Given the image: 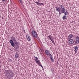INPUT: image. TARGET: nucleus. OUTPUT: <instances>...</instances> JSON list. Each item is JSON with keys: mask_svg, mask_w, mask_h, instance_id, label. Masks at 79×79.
<instances>
[{"mask_svg": "<svg viewBox=\"0 0 79 79\" xmlns=\"http://www.w3.org/2000/svg\"><path fill=\"white\" fill-rule=\"evenodd\" d=\"M35 2L36 4H37V5H40V3H39L38 2Z\"/></svg>", "mask_w": 79, "mask_h": 79, "instance_id": "23", "label": "nucleus"}, {"mask_svg": "<svg viewBox=\"0 0 79 79\" xmlns=\"http://www.w3.org/2000/svg\"><path fill=\"white\" fill-rule=\"evenodd\" d=\"M78 47L77 46H75L74 48V50H75V53H77V50H78Z\"/></svg>", "mask_w": 79, "mask_h": 79, "instance_id": "12", "label": "nucleus"}, {"mask_svg": "<svg viewBox=\"0 0 79 79\" xmlns=\"http://www.w3.org/2000/svg\"><path fill=\"white\" fill-rule=\"evenodd\" d=\"M65 11H66V10L64 8L62 9L61 10L60 9V15H61V14L63 13H64Z\"/></svg>", "mask_w": 79, "mask_h": 79, "instance_id": "9", "label": "nucleus"}, {"mask_svg": "<svg viewBox=\"0 0 79 79\" xmlns=\"http://www.w3.org/2000/svg\"><path fill=\"white\" fill-rule=\"evenodd\" d=\"M11 40H10L9 41V42L12 47H14L15 46V43H13L15 42L16 41V39L15 38V37L12 36L10 37Z\"/></svg>", "mask_w": 79, "mask_h": 79, "instance_id": "1", "label": "nucleus"}, {"mask_svg": "<svg viewBox=\"0 0 79 79\" xmlns=\"http://www.w3.org/2000/svg\"><path fill=\"white\" fill-rule=\"evenodd\" d=\"M26 38L28 41H29V42L30 41H31V37L29 35H26Z\"/></svg>", "mask_w": 79, "mask_h": 79, "instance_id": "7", "label": "nucleus"}, {"mask_svg": "<svg viewBox=\"0 0 79 79\" xmlns=\"http://www.w3.org/2000/svg\"><path fill=\"white\" fill-rule=\"evenodd\" d=\"M50 39L51 41H52H52H53L52 40V38Z\"/></svg>", "mask_w": 79, "mask_h": 79, "instance_id": "30", "label": "nucleus"}, {"mask_svg": "<svg viewBox=\"0 0 79 79\" xmlns=\"http://www.w3.org/2000/svg\"><path fill=\"white\" fill-rule=\"evenodd\" d=\"M38 2H40V0H39L38 1Z\"/></svg>", "mask_w": 79, "mask_h": 79, "instance_id": "31", "label": "nucleus"}, {"mask_svg": "<svg viewBox=\"0 0 79 79\" xmlns=\"http://www.w3.org/2000/svg\"><path fill=\"white\" fill-rule=\"evenodd\" d=\"M50 60H51L52 62H53V63L55 62V60H54V59H53V57H52V58H50Z\"/></svg>", "mask_w": 79, "mask_h": 79, "instance_id": "16", "label": "nucleus"}, {"mask_svg": "<svg viewBox=\"0 0 79 79\" xmlns=\"http://www.w3.org/2000/svg\"><path fill=\"white\" fill-rule=\"evenodd\" d=\"M6 69V68H5V69Z\"/></svg>", "mask_w": 79, "mask_h": 79, "instance_id": "35", "label": "nucleus"}, {"mask_svg": "<svg viewBox=\"0 0 79 79\" xmlns=\"http://www.w3.org/2000/svg\"><path fill=\"white\" fill-rule=\"evenodd\" d=\"M41 67L42 68V69H44V67H43V66H42V67Z\"/></svg>", "mask_w": 79, "mask_h": 79, "instance_id": "33", "label": "nucleus"}, {"mask_svg": "<svg viewBox=\"0 0 79 79\" xmlns=\"http://www.w3.org/2000/svg\"><path fill=\"white\" fill-rule=\"evenodd\" d=\"M44 5V3H40L39 5H40V6H41V5Z\"/></svg>", "mask_w": 79, "mask_h": 79, "instance_id": "24", "label": "nucleus"}, {"mask_svg": "<svg viewBox=\"0 0 79 79\" xmlns=\"http://www.w3.org/2000/svg\"><path fill=\"white\" fill-rule=\"evenodd\" d=\"M78 44H79V37L78 36H77L76 38L75 42L74 45H77Z\"/></svg>", "mask_w": 79, "mask_h": 79, "instance_id": "4", "label": "nucleus"}, {"mask_svg": "<svg viewBox=\"0 0 79 79\" xmlns=\"http://www.w3.org/2000/svg\"><path fill=\"white\" fill-rule=\"evenodd\" d=\"M66 15H64L62 17V19H63V20H64L66 19Z\"/></svg>", "mask_w": 79, "mask_h": 79, "instance_id": "17", "label": "nucleus"}, {"mask_svg": "<svg viewBox=\"0 0 79 79\" xmlns=\"http://www.w3.org/2000/svg\"><path fill=\"white\" fill-rule=\"evenodd\" d=\"M45 53L46 55H49L50 54L49 51L48 50H47L45 51Z\"/></svg>", "mask_w": 79, "mask_h": 79, "instance_id": "13", "label": "nucleus"}, {"mask_svg": "<svg viewBox=\"0 0 79 79\" xmlns=\"http://www.w3.org/2000/svg\"><path fill=\"white\" fill-rule=\"evenodd\" d=\"M60 8H61V9H63L64 8V7L63 6V5H60Z\"/></svg>", "mask_w": 79, "mask_h": 79, "instance_id": "19", "label": "nucleus"}, {"mask_svg": "<svg viewBox=\"0 0 79 79\" xmlns=\"http://www.w3.org/2000/svg\"><path fill=\"white\" fill-rule=\"evenodd\" d=\"M22 6H24V5L23 3L22 4Z\"/></svg>", "mask_w": 79, "mask_h": 79, "instance_id": "32", "label": "nucleus"}, {"mask_svg": "<svg viewBox=\"0 0 79 79\" xmlns=\"http://www.w3.org/2000/svg\"><path fill=\"white\" fill-rule=\"evenodd\" d=\"M20 3H22V0H19Z\"/></svg>", "mask_w": 79, "mask_h": 79, "instance_id": "28", "label": "nucleus"}, {"mask_svg": "<svg viewBox=\"0 0 79 79\" xmlns=\"http://www.w3.org/2000/svg\"><path fill=\"white\" fill-rule=\"evenodd\" d=\"M56 11H58V12H59V15H60V13H61V9H60V7H56Z\"/></svg>", "mask_w": 79, "mask_h": 79, "instance_id": "6", "label": "nucleus"}, {"mask_svg": "<svg viewBox=\"0 0 79 79\" xmlns=\"http://www.w3.org/2000/svg\"><path fill=\"white\" fill-rule=\"evenodd\" d=\"M11 71L10 70H5L4 71L5 74L6 75V76L10 74V73H11Z\"/></svg>", "mask_w": 79, "mask_h": 79, "instance_id": "5", "label": "nucleus"}, {"mask_svg": "<svg viewBox=\"0 0 79 79\" xmlns=\"http://www.w3.org/2000/svg\"><path fill=\"white\" fill-rule=\"evenodd\" d=\"M15 46H12L14 47V48L15 49H18V48L19 47L18 46V45L19 44V42L18 41H15L14 42Z\"/></svg>", "mask_w": 79, "mask_h": 79, "instance_id": "3", "label": "nucleus"}, {"mask_svg": "<svg viewBox=\"0 0 79 79\" xmlns=\"http://www.w3.org/2000/svg\"><path fill=\"white\" fill-rule=\"evenodd\" d=\"M58 79H60V76H58Z\"/></svg>", "mask_w": 79, "mask_h": 79, "instance_id": "27", "label": "nucleus"}, {"mask_svg": "<svg viewBox=\"0 0 79 79\" xmlns=\"http://www.w3.org/2000/svg\"><path fill=\"white\" fill-rule=\"evenodd\" d=\"M64 15H68V12L67 11H66V12H64Z\"/></svg>", "mask_w": 79, "mask_h": 79, "instance_id": "20", "label": "nucleus"}, {"mask_svg": "<svg viewBox=\"0 0 79 79\" xmlns=\"http://www.w3.org/2000/svg\"><path fill=\"white\" fill-rule=\"evenodd\" d=\"M31 34L32 36H33L34 38H37V32H35V31H32L31 32Z\"/></svg>", "mask_w": 79, "mask_h": 79, "instance_id": "2", "label": "nucleus"}, {"mask_svg": "<svg viewBox=\"0 0 79 79\" xmlns=\"http://www.w3.org/2000/svg\"><path fill=\"white\" fill-rule=\"evenodd\" d=\"M10 74H9V76L10 77H13V76H14V73L13 72H11L10 73Z\"/></svg>", "mask_w": 79, "mask_h": 79, "instance_id": "11", "label": "nucleus"}, {"mask_svg": "<svg viewBox=\"0 0 79 79\" xmlns=\"http://www.w3.org/2000/svg\"><path fill=\"white\" fill-rule=\"evenodd\" d=\"M2 2H5V1H6V0H2Z\"/></svg>", "mask_w": 79, "mask_h": 79, "instance_id": "29", "label": "nucleus"}, {"mask_svg": "<svg viewBox=\"0 0 79 79\" xmlns=\"http://www.w3.org/2000/svg\"><path fill=\"white\" fill-rule=\"evenodd\" d=\"M39 66H41V67H42V64H41V63H40V64H39Z\"/></svg>", "mask_w": 79, "mask_h": 79, "instance_id": "26", "label": "nucleus"}, {"mask_svg": "<svg viewBox=\"0 0 79 79\" xmlns=\"http://www.w3.org/2000/svg\"><path fill=\"white\" fill-rule=\"evenodd\" d=\"M69 43L70 44H73L74 43V40L73 39H70L69 41Z\"/></svg>", "mask_w": 79, "mask_h": 79, "instance_id": "8", "label": "nucleus"}, {"mask_svg": "<svg viewBox=\"0 0 79 79\" xmlns=\"http://www.w3.org/2000/svg\"><path fill=\"white\" fill-rule=\"evenodd\" d=\"M2 19H3V17H2Z\"/></svg>", "mask_w": 79, "mask_h": 79, "instance_id": "34", "label": "nucleus"}, {"mask_svg": "<svg viewBox=\"0 0 79 79\" xmlns=\"http://www.w3.org/2000/svg\"><path fill=\"white\" fill-rule=\"evenodd\" d=\"M48 37H49V39H52V36L51 35H49L48 36Z\"/></svg>", "mask_w": 79, "mask_h": 79, "instance_id": "21", "label": "nucleus"}, {"mask_svg": "<svg viewBox=\"0 0 79 79\" xmlns=\"http://www.w3.org/2000/svg\"><path fill=\"white\" fill-rule=\"evenodd\" d=\"M52 42L53 43V44L54 45H55V42H54V41H52Z\"/></svg>", "mask_w": 79, "mask_h": 79, "instance_id": "25", "label": "nucleus"}, {"mask_svg": "<svg viewBox=\"0 0 79 79\" xmlns=\"http://www.w3.org/2000/svg\"><path fill=\"white\" fill-rule=\"evenodd\" d=\"M73 35L72 34H70L68 36V38L69 39H71V38H73Z\"/></svg>", "mask_w": 79, "mask_h": 79, "instance_id": "14", "label": "nucleus"}, {"mask_svg": "<svg viewBox=\"0 0 79 79\" xmlns=\"http://www.w3.org/2000/svg\"><path fill=\"white\" fill-rule=\"evenodd\" d=\"M34 58H35V59L34 60H35V61H37V60H39V58L37 57H35V56H34Z\"/></svg>", "mask_w": 79, "mask_h": 79, "instance_id": "18", "label": "nucleus"}, {"mask_svg": "<svg viewBox=\"0 0 79 79\" xmlns=\"http://www.w3.org/2000/svg\"><path fill=\"white\" fill-rule=\"evenodd\" d=\"M36 63H37V64H40V60H36L35 61Z\"/></svg>", "mask_w": 79, "mask_h": 79, "instance_id": "15", "label": "nucleus"}, {"mask_svg": "<svg viewBox=\"0 0 79 79\" xmlns=\"http://www.w3.org/2000/svg\"><path fill=\"white\" fill-rule=\"evenodd\" d=\"M15 58H18L19 57V54L18 52H16L15 54Z\"/></svg>", "mask_w": 79, "mask_h": 79, "instance_id": "10", "label": "nucleus"}, {"mask_svg": "<svg viewBox=\"0 0 79 79\" xmlns=\"http://www.w3.org/2000/svg\"><path fill=\"white\" fill-rule=\"evenodd\" d=\"M49 57H50V58H53V56H52V54H50L49 55Z\"/></svg>", "mask_w": 79, "mask_h": 79, "instance_id": "22", "label": "nucleus"}]
</instances>
